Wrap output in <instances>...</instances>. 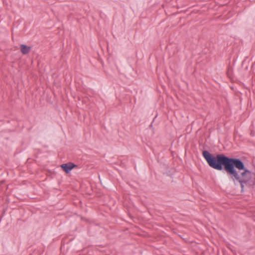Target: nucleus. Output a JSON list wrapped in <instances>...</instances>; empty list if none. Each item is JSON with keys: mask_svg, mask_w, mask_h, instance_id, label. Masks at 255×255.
Segmentation results:
<instances>
[{"mask_svg": "<svg viewBox=\"0 0 255 255\" xmlns=\"http://www.w3.org/2000/svg\"><path fill=\"white\" fill-rule=\"evenodd\" d=\"M20 51L23 54H28L31 50V47L25 44H21L20 46Z\"/></svg>", "mask_w": 255, "mask_h": 255, "instance_id": "nucleus-3", "label": "nucleus"}, {"mask_svg": "<svg viewBox=\"0 0 255 255\" xmlns=\"http://www.w3.org/2000/svg\"><path fill=\"white\" fill-rule=\"evenodd\" d=\"M75 166V164L69 162L62 164L61 167L66 173H69Z\"/></svg>", "mask_w": 255, "mask_h": 255, "instance_id": "nucleus-2", "label": "nucleus"}, {"mask_svg": "<svg viewBox=\"0 0 255 255\" xmlns=\"http://www.w3.org/2000/svg\"><path fill=\"white\" fill-rule=\"evenodd\" d=\"M203 155L212 168L222 170L224 166L235 184L240 183L242 192L244 191L245 187L253 188L255 185V173L247 169L240 159L229 158L223 154H217L215 157L206 150L203 151Z\"/></svg>", "mask_w": 255, "mask_h": 255, "instance_id": "nucleus-1", "label": "nucleus"}]
</instances>
